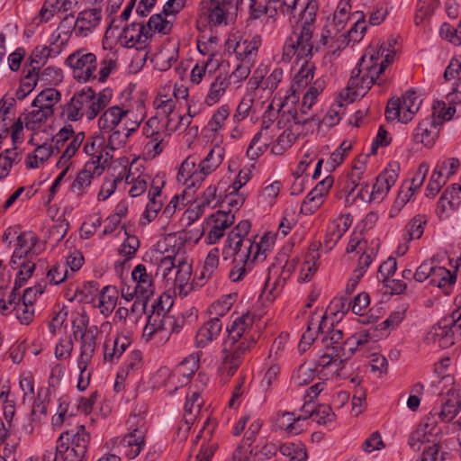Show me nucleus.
<instances>
[{
  "mask_svg": "<svg viewBox=\"0 0 461 461\" xmlns=\"http://www.w3.org/2000/svg\"><path fill=\"white\" fill-rule=\"evenodd\" d=\"M253 324V316L249 313L237 317L227 327L228 337L222 349L221 369L228 376H232L240 366L245 355L249 352L256 339L249 330Z\"/></svg>",
  "mask_w": 461,
  "mask_h": 461,
  "instance_id": "f257e3e1",
  "label": "nucleus"
},
{
  "mask_svg": "<svg viewBox=\"0 0 461 461\" xmlns=\"http://www.w3.org/2000/svg\"><path fill=\"white\" fill-rule=\"evenodd\" d=\"M319 5L315 0H308L304 8L300 13L297 29L285 40L282 60L289 62L293 57L299 59L312 55L313 44L312 33L315 30V22Z\"/></svg>",
  "mask_w": 461,
  "mask_h": 461,
  "instance_id": "f03ea898",
  "label": "nucleus"
},
{
  "mask_svg": "<svg viewBox=\"0 0 461 461\" xmlns=\"http://www.w3.org/2000/svg\"><path fill=\"white\" fill-rule=\"evenodd\" d=\"M223 158L224 148L221 145H215L203 158L189 155L180 166L177 179L183 181L188 190L196 188L219 167Z\"/></svg>",
  "mask_w": 461,
  "mask_h": 461,
  "instance_id": "7ed1b4c3",
  "label": "nucleus"
},
{
  "mask_svg": "<svg viewBox=\"0 0 461 461\" xmlns=\"http://www.w3.org/2000/svg\"><path fill=\"white\" fill-rule=\"evenodd\" d=\"M112 97L113 90L109 87L98 94H95L91 87L83 88L75 93L66 104L64 111L67 119L77 122L85 116L88 121H92L110 104Z\"/></svg>",
  "mask_w": 461,
  "mask_h": 461,
  "instance_id": "20e7f679",
  "label": "nucleus"
},
{
  "mask_svg": "<svg viewBox=\"0 0 461 461\" xmlns=\"http://www.w3.org/2000/svg\"><path fill=\"white\" fill-rule=\"evenodd\" d=\"M383 72L384 66L376 68L367 64L366 55H364L352 70L347 87L339 93L338 107L343 106V102L350 104L357 98L363 97Z\"/></svg>",
  "mask_w": 461,
  "mask_h": 461,
  "instance_id": "39448f33",
  "label": "nucleus"
},
{
  "mask_svg": "<svg viewBox=\"0 0 461 461\" xmlns=\"http://www.w3.org/2000/svg\"><path fill=\"white\" fill-rule=\"evenodd\" d=\"M130 114L128 109L119 105L107 108L99 117L97 125L101 132L109 133L106 140L111 150H116L122 147L127 141V136L117 130L116 127L122 122V119Z\"/></svg>",
  "mask_w": 461,
  "mask_h": 461,
  "instance_id": "423d86ee",
  "label": "nucleus"
},
{
  "mask_svg": "<svg viewBox=\"0 0 461 461\" xmlns=\"http://www.w3.org/2000/svg\"><path fill=\"white\" fill-rule=\"evenodd\" d=\"M129 433L122 438L118 447L131 459L141 452L145 445L147 428L143 418L131 415L127 420Z\"/></svg>",
  "mask_w": 461,
  "mask_h": 461,
  "instance_id": "0eeeda50",
  "label": "nucleus"
},
{
  "mask_svg": "<svg viewBox=\"0 0 461 461\" xmlns=\"http://www.w3.org/2000/svg\"><path fill=\"white\" fill-rule=\"evenodd\" d=\"M66 65L72 70L75 79L88 82L96 78L97 58L86 49H78L68 56Z\"/></svg>",
  "mask_w": 461,
  "mask_h": 461,
  "instance_id": "6e6552de",
  "label": "nucleus"
},
{
  "mask_svg": "<svg viewBox=\"0 0 461 461\" xmlns=\"http://www.w3.org/2000/svg\"><path fill=\"white\" fill-rule=\"evenodd\" d=\"M131 280L135 284L133 287L131 285H123L121 289L122 297L130 302L134 296H140L144 299H150L155 292V285L152 275L148 273L144 265H137L131 271Z\"/></svg>",
  "mask_w": 461,
  "mask_h": 461,
  "instance_id": "1a4fd4ad",
  "label": "nucleus"
},
{
  "mask_svg": "<svg viewBox=\"0 0 461 461\" xmlns=\"http://www.w3.org/2000/svg\"><path fill=\"white\" fill-rule=\"evenodd\" d=\"M432 337L433 341L443 348L454 345L456 339H461V308L439 321L433 327Z\"/></svg>",
  "mask_w": 461,
  "mask_h": 461,
  "instance_id": "9d476101",
  "label": "nucleus"
},
{
  "mask_svg": "<svg viewBox=\"0 0 461 461\" xmlns=\"http://www.w3.org/2000/svg\"><path fill=\"white\" fill-rule=\"evenodd\" d=\"M420 104L421 100L418 98L416 93L409 90L402 95V99H391L388 102L385 116L387 120L398 118L401 122L407 123L418 113Z\"/></svg>",
  "mask_w": 461,
  "mask_h": 461,
  "instance_id": "9b49d317",
  "label": "nucleus"
},
{
  "mask_svg": "<svg viewBox=\"0 0 461 461\" xmlns=\"http://www.w3.org/2000/svg\"><path fill=\"white\" fill-rule=\"evenodd\" d=\"M300 96L298 95L290 94L285 96L284 100L281 101L280 107L278 109V128H285L292 122L294 124L304 125L308 122H314L319 124L321 120L316 115L303 116L302 113H298L294 104L299 101Z\"/></svg>",
  "mask_w": 461,
  "mask_h": 461,
  "instance_id": "f8f14e48",
  "label": "nucleus"
},
{
  "mask_svg": "<svg viewBox=\"0 0 461 461\" xmlns=\"http://www.w3.org/2000/svg\"><path fill=\"white\" fill-rule=\"evenodd\" d=\"M152 34L142 23H132L125 26L120 35L121 44L125 48L145 49Z\"/></svg>",
  "mask_w": 461,
  "mask_h": 461,
  "instance_id": "ddd939ff",
  "label": "nucleus"
},
{
  "mask_svg": "<svg viewBox=\"0 0 461 461\" xmlns=\"http://www.w3.org/2000/svg\"><path fill=\"white\" fill-rule=\"evenodd\" d=\"M176 262L177 268L174 272L172 278H169L167 286L173 288L179 295L186 296L191 289L192 264L186 256L184 258L178 257Z\"/></svg>",
  "mask_w": 461,
  "mask_h": 461,
  "instance_id": "4468645a",
  "label": "nucleus"
},
{
  "mask_svg": "<svg viewBox=\"0 0 461 461\" xmlns=\"http://www.w3.org/2000/svg\"><path fill=\"white\" fill-rule=\"evenodd\" d=\"M253 252V241L249 238H240L234 234H229L224 241L222 249L223 259L230 258L241 260L249 258Z\"/></svg>",
  "mask_w": 461,
  "mask_h": 461,
  "instance_id": "2eb2a0df",
  "label": "nucleus"
},
{
  "mask_svg": "<svg viewBox=\"0 0 461 461\" xmlns=\"http://www.w3.org/2000/svg\"><path fill=\"white\" fill-rule=\"evenodd\" d=\"M70 432V450L64 456L63 461H83L90 442V434L84 425L77 426L76 430Z\"/></svg>",
  "mask_w": 461,
  "mask_h": 461,
  "instance_id": "dca6fc26",
  "label": "nucleus"
},
{
  "mask_svg": "<svg viewBox=\"0 0 461 461\" xmlns=\"http://www.w3.org/2000/svg\"><path fill=\"white\" fill-rule=\"evenodd\" d=\"M98 332L97 326L92 325L80 335V355L77 366L82 373L86 371L95 354Z\"/></svg>",
  "mask_w": 461,
  "mask_h": 461,
  "instance_id": "f3484780",
  "label": "nucleus"
},
{
  "mask_svg": "<svg viewBox=\"0 0 461 461\" xmlns=\"http://www.w3.org/2000/svg\"><path fill=\"white\" fill-rule=\"evenodd\" d=\"M333 177L326 176L319 182L316 186L306 195L302 207V212L305 214L313 213L322 203V198L326 195L333 185Z\"/></svg>",
  "mask_w": 461,
  "mask_h": 461,
  "instance_id": "a211bd4d",
  "label": "nucleus"
},
{
  "mask_svg": "<svg viewBox=\"0 0 461 461\" xmlns=\"http://www.w3.org/2000/svg\"><path fill=\"white\" fill-rule=\"evenodd\" d=\"M102 20V10L100 8H90L80 12L74 25V32L77 37H86L100 23Z\"/></svg>",
  "mask_w": 461,
  "mask_h": 461,
  "instance_id": "6ab92c4d",
  "label": "nucleus"
},
{
  "mask_svg": "<svg viewBox=\"0 0 461 461\" xmlns=\"http://www.w3.org/2000/svg\"><path fill=\"white\" fill-rule=\"evenodd\" d=\"M337 23L331 22L321 29L320 39L317 41L316 50L321 47H329L332 51L339 50L346 45V34L340 33L341 30Z\"/></svg>",
  "mask_w": 461,
  "mask_h": 461,
  "instance_id": "aec40b11",
  "label": "nucleus"
},
{
  "mask_svg": "<svg viewBox=\"0 0 461 461\" xmlns=\"http://www.w3.org/2000/svg\"><path fill=\"white\" fill-rule=\"evenodd\" d=\"M222 330V322L220 318L213 317L205 321L196 331L194 346L203 348L217 339Z\"/></svg>",
  "mask_w": 461,
  "mask_h": 461,
  "instance_id": "412c9836",
  "label": "nucleus"
},
{
  "mask_svg": "<svg viewBox=\"0 0 461 461\" xmlns=\"http://www.w3.org/2000/svg\"><path fill=\"white\" fill-rule=\"evenodd\" d=\"M103 172L104 167L94 166L93 163H86L70 186L72 193L77 196H82L87 192L93 178L101 176Z\"/></svg>",
  "mask_w": 461,
  "mask_h": 461,
  "instance_id": "4be33fe9",
  "label": "nucleus"
},
{
  "mask_svg": "<svg viewBox=\"0 0 461 461\" xmlns=\"http://www.w3.org/2000/svg\"><path fill=\"white\" fill-rule=\"evenodd\" d=\"M212 225L207 234L206 240L209 244H215L223 237L225 230L234 222V215L230 212L218 211L211 216Z\"/></svg>",
  "mask_w": 461,
  "mask_h": 461,
  "instance_id": "5701e85b",
  "label": "nucleus"
},
{
  "mask_svg": "<svg viewBox=\"0 0 461 461\" xmlns=\"http://www.w3.org/2000/svg\"><path fill=\"white\" fill-rule=\"evenodd\" d=\"M237 0H210L208 19L210 23H226L230 14L237 9Z\"/></svg>",
  "mask_w": 461,
  "mask_h": 461,
  "instance_id": "b1692460",
  "label": "nucleus"
},
{
  "mask_svg": "<svg viewBox=\"0 0 461 461\" xmlns=\"http://www.w3.org/2000/svg\"><path fill=\"white\" fill-rule=\"evenodd\" d=\"M269 124L264 122L261 129L250 141L247 149V155L250 159H256L262 155L272 141L273 135L269 133Z\"/></svg>",
  "mask_w": 461,
  "mask_h": 461,
  "instance_id": "393cba45",
  "label": "nucleus"
},
{
  "mask_svg": "<svg viewBox=\"0 0 461 461\" xmlns=\"http://www.w3.org/2000/svg\"><path fill=\"white\" fill-rule=\"evenodd\" d=\"M262 43L260 35H254L251 38H247L239 41L236 43L234 52L238 59L241 61L252 62L253 58L257 56L258 50Z\"/></svg>",
  "mask_w": 461,
  "mask_h": 461,
  "instance_id": "a878e982",
  "label": "nucleus"
},
{
  "mask_svg": "<svg viewBox=\"0 0 461 461\" xmlns=\"http://www.w3.org/2000/svg\"><path fill=\"white\" fill-rule=\"evenodd\" d=\"M131 345L130 339L125 336H117L107 339L104 343V359L110 363L118 360L126 348Z\"/></svg>",
  "mask_w": 461,
  "mask_h": 461,
  "instance_id": "bb28decb",
  "label": "nucleus"
},
{
  "mask_svg": "<svg viewBox=\"0 0 461 461\" xmlns=\"http://www.w3.org/2000/svg\"><path fill=\"white\" fill-rule=\"evenodd\" d=\"M461 204V185L452 184L443 192L438 202V212H445L447 209L454 211Z\"/></svg>",
  "mask_w": 461,
  "mask_h": 461,
  "instance_id": "cd10ccee",
  "label": "nucleus"
},
{
  "mask_svg": "<svg viewBox=\"0 0 461 461\" xmlns=\"http://www.w3.org/2000/svg\"><path fill=\"white\" fill-rule=\"evenodd\" d=\"M437 131L435 122L430 119L421 121L412 133L413 141L425 147H431L436 140Z\"/></svg>",
  "mask_w": 461,
  "mask_h": 461,
  "instance_id": "c85d7f7f",
  "label": "nucleus"
},
{
  "mask_svg": "<svg viewBox=\"0 0 461 461\" xmlns=\"http://www.w3.org/2000/svg\"><path fill=\"white\" fill-rule=\"evenodd\" d=\"M61 52V46L52 43L50 46L41 45L37 46L32 52L30 59L32 68L35 71L41 69L50 58H55Z\"/></svg>",
  "mask_w": 461,
  "mask_h": 461,
  "instance_id": "c756f323",
  "label": "nucleus"
},
{
  "mask_svg": "<svg viewBox=\"0 0 461 461\" xmlns=\"http://www.w3.org/2000/svg\"><path fill=\"white\" fill-rule=\"evenodd\" d=\"M105 138L103 135H95L89 137L84 146V151L91 158L86 163H93L94 166L104 167L102 161L103 152L104 151Z\"/></svg>",
  "mask_w": 461,
  "mask_h": 461,
  "instance_id": "7c9ffc66",
  "label": "nucleus"
},
{
  "mask_svg": "<svg viewBox=\"0 0 461 461\" xmlns=\"http://www.w3.org/2000/svg\"><path fill=\"white\" fill-rule=\"evenodd\" d=\"M314 70L315 65L312 62L305 60L294 77L291 86V94L299 95L300 91L304 89L312 81Z\"/></svg>",
  "mask_w": 461,
  "mask_h": 461,
  "instance_id": "2f4dec72",
  "label": "nucleus"
},
{
  "mask_svg": "<svg viewBox=\"0 0 461 461\" xmlns=\"http://www.w3.org/2000/svg\"><path fill=\"white\" fill-rule=\"evenodd\" d=\"M327 327V318L325 315L321 317L320 321H314V319L312 318L308 321L307 330L303 332L301 341L299 343V348L302 350H306V348L309 347L316 339L319 333L326 332L325 329Z\"/></svg>",
  "mask_w": 461,
  "mask_h": 461,
  "instance_id": "473e14b6",
  "label": "nucleus"
},
{
  "mask_svg": "<svg viewBox=\"0 0 461 461\" xmlns=\"http://www.w3.org/2000/svg\"><path fill=\"white\" fill-rule=\"evenodd\" d=\"M53 113L54 110H44L41 109V107L32 105V110L29 111L24 117L26 129L33 131H39Z\"/></svg>",
  "mask_w": 461,
  "mask_h": 461,
  "instance_id": "72a5a7b5",
  "label": "nucleus"
},
{
  "mask_svg": "<svg viewBox=\"0 0 461 461\" xmlns=\"http://www.w3.org/2000/svg\"><path fill=\"white\" fill-rule=\"evenodd\" d=\"M118 54L116 50L104 51L100 60V69L95 72L98 82H104L117 69Z\"/></svg>",
  "mask_w": 461,
  "mask_h": 461,
  "instance_id": "f704fd0d",
  "label": "nucleus"
},
{
  "mask_svg": "<svg viewBox=\"0 0 461 461\" xmlns=\"http://www.w3.org/2000/svg\"><path fill=\"white\" fill-rule=\"evenodd\" d=\"M185 256V252L177 251L173 256L167 255L161 257L158 263L156 275L160 274L162 278L165 280L166 285H167L169 278H172L174 272L177 268L176 258L178 257L184 258Z\"/></svg>",
  "mask_w": 461,
  "mask_h": 461,
  "instance_id": "c9c22d12",
  "label": "nucleus"
},
{
  "mask_svg": "<svg viewBox=\"0 0 461 461\" xmlns=\"http://www.w3.org/2000/svg\"><path fill=\"white\" fill-rule=\"evenodd\" d=\"M230 84L228 75H218L211 83L209 92L205 97V103L208 105H212L219 102Z\"/></svg>",
  "mask_w": 461,
  "mask_h": 461,
  "instance_id": "e433bc0d",
  "label": "nucleus"
},
{
  "mask_svg": "<svg viewBox=\"0 0 461 461\" xmlns=\"http://www.w3.org/2000/svg\"><path fill=\"white\" fill-rule=\"evenodd\" d=\"M38 241V237L32 231L21 233L17 237V245L14 249V258H24L32 255V251Z\"/></svg>",
  "mask_w": 461,
  "mask_h": 461,
  "instance_id": "4c0bfd02",
  "label": "nucleus"
},
{
  "mask_svg": "<svg viewBox=\"0 0 461 461\" xmlns=\"http://www.w3.org/2000/svg\"><path fill=\"white\" fill-rule=\"evenodd\" d=\"M352 21H354L351 28L346 34V44L349 41L358 42L362 40L366 31V23L363 12L357 11L352 14Z\"/></svg>",
  "mask_w": 461,
  "mask_h": 461,
  "instance_id": "58836bf2",
  "label": "nucleus"
},
{
  "mask_svg": "<svg viewBox=\"0 0 461 461\" xmlns=\"http://www.w3.org/2000/svg\"><path fill=\"white\" fill-rule=\"evenodd\" d=\"M61 95L55 88H46L41 91L32 101V106L44 110H53L55 104L60 101Z\"/></svg>",
  "mask_w": 461,
  "mask_h": 461,
  "instance_id": "ea45409f",
  "label": "nucleus"
},
{
  "mask_svg": "<svg viewBox=\"0 0 461 461\" xmlns=\"http://www.w3.org/2000/svg\"><path fill=\"white\" fill-rule=\"evenodd\" d=\"M320 256L317 245H312L310 251L305 256V260L301 267L299 280L301 282H308L316 271V262Z\"/></svg>",
  "mask_w": 461,
  "mask_h": 461,
  "instance_id": "a19ab883",
  "label": "nucleus"
},
{
  "mask_svg": "<svg viewBox=\"0 0 461 461\" xmlns=\"http://www.w3.org/2000/svg\"><path fill=\"white\" fill-rule=\"evenodd\" d=\"M116 294L115 287L105 286L103 288L97 306L104 316H108L115 308L117 302Z\"/></svg>",
  "mask_w": 461,
  "mask_h": 461,
  "instance_id": "79ce46f5",
  "label": "nucleus"
},
{
  "mask_svg": "<svg viewBox=\"0 0 461 461\" xmlns=\"http://www.w3.org/2000/svg\"><path fill=\"white\" fill-rule=\"evenodd\" d=\"M61 12L59 0H45L33 22L39 25L49 23L56 14Z\"/></svg>",
  "mask_w": 461,
  "mask_h": 461,
  "instance_id": "37998d69",
  "label": "nucleus"
},
{
  "mask_svg": "<svg viewBox=\"0 0 461 461\" xmlns=\"http://www.w3.org/2000/svg\"><path fill=\"white\" fill-rule=\"evenodd\" d=\"M280 453L289 457V461H306L307 451L301 442H288L280 445Z\"/></svg>",
  "mask_w": 461,
  "mask_h": 461,
  "instance_id": "c03bdc74",
  "label": "nucleus"
},
{
  "mask_svg": "<svg viewBox=\"0 0 461 461\" xmlns=\"http://www.w3.org/2000/svg\"><path fill=\"white\" fill-rule=\"evenodd\" d=\"M203 404V400L197 392H191L186 394V400L184 406L185 409V419L187 423H190L196 414L201 411Z\"/></svg>",
  "mask_w": 461,
  "mask_h": 461,
  "instance_id": "a18cd8bd",
  "label": "nucleus"
},
{
  "mask_svg": "<svg viewBox=\"0 0 461 461\" xmlns=\"http://www.w3.org/2000/svg\"><path fill=\"white\" fill-rule=\"evenodd\" d=\"M324 349L340 366H342L356 351V348L350 347V345H324Z\"/></svg>",
  "mask_w": 461,
  "mask_h": 461,
  "instance_id": "49530a36",
  "label": "nucleus"
},
{
  "mask_svg": "<svg viewBox=\"0 0 461 461\" xmlns=\"http://www.w3.org/2000/svg\"><path fill=\"white\" fill-rule=\"evenodd\" d=\"M427 221L424 215L415 216L404 229L403 239L406 242H410L412 240L420 239L424 232V226Z\"/></svg>",
  "mask_w": 461,
  "mask_h": 461,
  "instance_id": "de8ad7c7",
  "label": "nucleus"
},
{
  "mask_svg": "<svg viewBox=\"0 0 461 461\" xmlns=\"http://www.w3.org/2000/svg\"><path fill=\"white\" fill-rule=\"evenodd\" d=\"M38 80L39 72L35 71V68L29 69L16 90L15 97L19 100H23L34 89Z\"/></svg>",
  "mask_w": 461,
  "mask_h": 461,
  "instance_id": "09e8293b",
  "label": "nucleus"
},
{
  "mask_svg": "<svg viewBox=\"0 0 461 461\" xmlns=\"http://www.w3.org/2000/svg\"><path fill=\"white\" fill-rule=\"evenodd\" d=\"M255 261L256 260L252 259L251 257H249V258H241L240 261L237 260V258H233V267L229 274L230 279L232 282H239L242 280L244 276L251 271Z\"/></svg>",
  "mask_w": 461,
  "mask_h": 461,
  "instance_id": "8fccbe9b",
  "label": "nucleus"
},
{
  "mask_svg": "<svg viewBox=\"0 0 461 461\" xmlns=\"http://www.w3.org/2000/svg\"><path fill=\"white\" fill-rule=\"evenodd\" d=\"M155 107L160 111L161 114L167 116V127L170 126L174 118V110L176 107V101L166 95H159L154 101Z\"/></svg>",
  "mask_w": 461,
  "mask_h": 461,
  "instance_id": "3c124183",
  "label": "nucleus"
},
{
  "mask_svg": "<svg viewBox=\"0 0 461 461\" xmlns=\"http://www.w3.org/2000/svg\"><path fill=\"white\" fill-rule=\"evenodd\" d=\"M268 9V13H282L283 14H290L294 12L298 5L305 6V0H293L292 4H287L284 0H265Z\"/></svg>",
  "mask_w": 461,
  "mask_h": 461,
  "instance_id": "603ef678",
  "label": "nucleus"
},
{
  "mask_svg": "<svg viewBox=\"0 0 461 461\" xmlns=\"http://www.w3.org/2000/svg\"><path fill=\"white\" fill-rule=\"evenodd\" d=\"M297 139V134L291 128L285 129L277 138L276 143L272 147V152L276 155L283 154L292 147Z\"/></svg>",
  "mask_w": 461,
  "mask_h": 461,
  "instance_id": "864d4df0",
  "label": "nucleus"
},
{
  "mask_svg": "<svg viewBox=\"0 0 461 461\" xmlns=\"http://www.w3.org/2000/svg\"><path fill=\"white\" fill-rule=\"evenodd\" d=\"M83 140H84L83 132H79L78 134L73 136V138L69 140V143L67 145L65 150L63 151L59 160L58 161L59 167L68 166V162L76 154V152L79 149Z\"/></svg>",
  "mask_w": 461,
  "mask_h": 461,
  "instance_id": "5fc2aeb1",
  "label": "nucleus"
},
{
  "mask_svg": "<svg viewBox=\"0 0 461 461\" xmlns=\"http://www.w3.org/2000/svg\"><path fill=\"white\" fill-rule=\"evenodd\" d=\"M456 108L453 106L447 107V104L443 101H437L432 106V117L431 122H435V124L439 123L443 121H449L452 119Z\"/></svg>",
  "mask_w": 461,
  "mask_h": 461,
  "instance_id": "6e6d98bb",
  "label": "nucleus"
},
{
  "mask_svg": "<svg viewBox=\"0 0 461 461\" xmlns=\"http://www.w3.org/2000/svg\"><path fill=\"white\" fill-rule=\"evenodd\" d=\"M230 115V107L228 105H221L212 114L211 120L206 125V129L214 133L218 132L225 123V121Z\"/></svg>",
  "mask_w": 461,
  "mask_h": 461,
  "instance_id": "4d7b16f0",
  "label": "nucleus"
},
{
  "mask_svg": "<svg viewBox=\"0 0 461 461\" xmlns=\"http://www.w3.org/2000/svg\"><path fill=\"white\" fill-rule=\"evenodd\" d=\"M147 29L151 32H157L162 34H167L171 32L173 24L167 21L162 14L152 15L147 24Z\"/></svg>",
  "mask_w": 461,
  "mask_h": 461,
  "instance_id": "13d9d810",
  "label": "nucleus"
},
{
  "mask_svg": "<svg viewBox=\"0 0 461 461\" xmlns=\"http://www.w3.org/2000/svg\"><path fill=\"white\" fill-rule=\"evenodd\" d=\"M18 153L14 149H5L0 154V180L5 178L14 164L18 163Z\"/></svg>",
  "mask_w": 461,
  "mask_h": 461,
  "instance_id": "bf43d9fd",
  "label": "nucleus"
},
{
  "mask_svg": "<svg viewBox=\"0 0 461 461\" xmlns=\"http://www.w3.org/2000/svg\"><path fill=\"white\" fill-rule=\"evenodd\" d=\"M435 272V276L431 278L430 283L438 287L447 288L456 283V275L452 274L446 267H438L436 268Z\"/></svg>",
  "mask_w": 461,
  "mask_h": 461,
  "instance_id": "052dcab7",
  "label": "nucleus"
},
{
  "mask_svg": "<svg viewBox=\"0 0 461 461\" xmlns=\"http://www.w3.org/2000/svg\"><path fill=\"white\" fill-rule=\"evenodd\" d=\"M236 294H225L210 306V312L220 318L228 313L233 305Z\"/></svg>",
  "mask_w": 461,
  "mask_h": 461,
  "instance_id": "680f3d73",
  "label": "nucleus"
},
{
  "mask_svg": "<svg viewBox=\"0 0 461 461\" xmlns=\"http://www.w3.org/2000/svg\"><path fill=\"white\" fill-rule=\"evenodd\" d=\"M315 367L311 365L303 363L292 375V380L297 385H304L312 382L315 376Z\"/></svg>",
  "mask_w": 461,
  "mask_h": 461,
  "instance_id": "e2e57ef3",
  "label": "nucleus"
},
{
  "mask_svg": "<svg viewBox=\"0 0 461 461\" xmlns=\"http://www.w3.org/2000/svg\"><path fill=\"white\" fill-rule=\"evenodd\" d=\"M350 2L351 0H340L333 14L332 22L340 26V28H344L345 23L348 20H352V14H349L351 10Z\"/></svg>",
  "mask_w": 461,
  "mask_h": 461,
  "instance_id": "0e129e2a",
  "label": "nucleus"
},
{
  "mask_svg": "<svg viewBox=\"0 0 461 461\" xmlns=\"http://www.w3.org/2000/svg\"><path fill=\"white\" fill-rule=\"evenodd\" d=\"M447 182V179H446V176L434 168L426 187V196L429 198H434Z\"/></svg>",
  "mask_w": 461,
  "mask_h": 461,
  "instance_id": "69168bd1",
  "label": "nucleus"
},
{
  "mask_svg": "<svg viewBox=\"0 0 461 461\" xmlns=\"http://www.w3.org/2000/svg\"><path fill=\"white\" fill-rule=\"evenodd\" d=\"M199 368V358L194 355L185 357L177 366L176 373L186 379L190 378Z\"/></svg>",
  "mask_w": 461,
  "mask_h": 461,
  "instance_id": "338daca9",
  "label": "nucleus"
},
{
  "mask_svg": "<svg viewBox=\"0 0 461 461\" xmlns=\"http://www.w3.org/2000/svg\"><path fill=\"white\" fill-rule=\"evenodd\" d=\"M461 402L458 400H447L441 406V411L437 412L440 420L444 422L451 421L459 412Z\"/></svg>",
  "mask_w": 461,
  "mask_h": 461,
  "instance_id": "774afa93",
  "label": "nucleus"
}]
</instances>
